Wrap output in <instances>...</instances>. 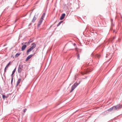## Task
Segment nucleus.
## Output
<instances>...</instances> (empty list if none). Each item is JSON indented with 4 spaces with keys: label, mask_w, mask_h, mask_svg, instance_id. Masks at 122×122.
<instances>
[{
    "label": "nucleus",
    "mask_w": 122,
    "mask_h": 122,
    "mask_svg": "<svg viewBox=\"0 0 122 122\" xmlns=\"http://www.w3.org/2000/svg\"><path fill=\"white\" fill-rule=\"evenodd\" d=\"M79 84L78 83H75L72 86L71 88V90L70 91V92H72L77 87V86Z\"/></svg>",
    "instance_id": "f257e3e1"
},
{
    "label": "nucleus",
    "mask_w": 122,
    "mask_h": 122,
    "mask_svg": "<svg viewBox=\"0 0 122 122\" xmlns=\"http://www.w3.org/2000/svg\"><path fill=\"white\" fill-rule=\"evenodd\" d=\"M43 19L40 18L38 22V24L37 25V27H40V25L41 24L42 22Z\"/></svg>",
    "instance_id": "f03ea898"
},
{
    "label": "nucleus",
    "mask_w": 122,
    "mask_h": 122,
    "mask_svg": "<svg viewBox=\"0 0 122 122\" xmlns=\"http://www.w3.org/2000/svg\"><path fill=\"white\" fill-rule=\"evenodd\" d=\"M43 19L40 18L38 22V24L37 25V27H40V25L41 24L42 22Z\"/></svg>",
    "instance_id": "7ed1b4c3"
},
{
    "label": "nucleus",
    "mask_w": 122,
    "mask_h": 122,
    "mask_svg": "<svg viewBox=\"0 0 122 122\" xmlns=\"http://www.w3.org/2000/svg\"><path fill=\"white\" fill-rule=\"evenodd\" d=\"M122 107V105H118L115 106V109H116V110L119 109Z\"/></svg>",
    "instance_id": "20e7f679"
},
{
    "label": "nucleus",
    "mask_w": 122,
    "mask_h": 122,
    "mask_svg": "<svg viewBox=\"0 0 122 122\" xmlns=\"http://www.w3.org/2000/svg\"><path fill=\"white\" fill-rule=\"evenodd\" d=\"M22 66H19L18 68V73H20L22 70Z\"/></svg>",
    "instance_id": "39448f33"
},
{
    "label": "nucleus",
    "mask_w": 122,
    "mask_h": 122,
    "mask_svg": "<svg viewBox=\"0 0 122 122\" xmlns=\"http://www.w3.org/2000/svg\"><path fill=\"white\" fill-rule=\"evenodd\" d=\"M65 15V14L63 13L62 14L61 16L60 17V20H63L64 18Z\"/></svg>",
    "instance_id": "423d86ee"
},
{
    "label": "nucleus",
    "mask_w": 122,
    "mask_h": 122,
    "mask_svg": "<svg viewBox=\"0 0 122 122\" xmlns=\"http://www.w3.org/2000/svg\"><path fill=\"white\" fill-rule=\"evenodd\" d=\"M32 46L30 48L33 50L36 47V45L34 43H33L32 44Z\"/></svg>",
    "instance_id": "0eeeda50"
},
{
    "label": "nucleus",
    "mask_w": 122,
    "mask_h": 122,
    "mask_svg": "<svg viewBox=\"0 0 122 122\" xmlns=\"http://www.w3.org/2000/svg\"><path fill=\"white\" fill-rule=\"evenodd\" d=\"M33 56L32 55H30L29 56L26 58V61H28L29 59Z\"/></svg>",
    "instance_id": "6e6552de"
},
{
    "label": "nucleus",
    "mask_w": 122,
    "mask_h": 122,
    "mask_svg": "<svg viewBox=\"0 0 122 122\" xmlns=\"http://www.w3.org/2000/svg\"><path fill=\"white\" fill-rule=\"evenodd\" d=\"M26 45H23L21 48V50L22 51H24L26 48Z\"/></svg>",
    "instance_id": "1a4fd4ad"
},
{
    "label": "nucleus",
    "mask_w": 122,
    "mask_h": 122,
    "mask_svg": "<svg viewBox=\"0 0 122 122\" xmlns=\"http://www.w3.org/2000/svg\"><path fill=\"white\" fill-rule=\"evenodd\" d=\"M21 81V79H19L17 81V83L16 85V86H17L20 83V82Z\"/></svg>",
    "instance_id": "9d476101"
},
{
    "label": "nucleus",
    "mask_w": 122,
    "mask_h": 122,
    "mask_svg": "<svg viewBox=\"0 0 122 122\" xmlns=\"http://www.w3.org/2000/svg\"><path fill=\"white\" fill-rule=\"evenodd\" d=\"M32 50V49H31L30 48L28 50H27V54H28V53L31 51Z\"/></svg>",
    "instance_id": "9b49d317"
},
{
    "label": "nucleus",
    "mask_w": 122,
    "mask_h": 122,
    "mask_svg": "<svg viewBox=\"0 0 122 122\" xmlns=\"http://www.w3.org/2000/svg\"><path fill=\"white\" fill-rule=\"evenodd\" d=\"M45 15V13H43V14L42 15L41 17V18L42 19H43V18H44Z\"/></svg>",
    "instance_id": "f8f14e48"
},
{
    "label": "nucleus",
    "mask_w": 122,
    "mask_h": 122,
    "mask_svg": "<svg viewBox=\"0 0 122 122\" xmlns=\"http://www.w3.org/2000/svg\"><path fill=\"white\" fill-rule=\"evenodd\" d=\"M20 55V53H17L15 55V57H18V56Z\"/></svg>",
    "instance_id": "ddd939ff"
},
{
    "label": "nucleus",
    "mask_w": 122,
    "mask_h": 122,
    "mask_svg": "<svg viewBox=\"0 0 122 122\" xmlns=\"http://www.w3.org/2000/svg\"><path fill=\"white\" fill-rule=\"evenodd\" d=\"M92 71V70H91V69H90L88 68V69H87V72H90L91 71Z\"/></svg>",
    "instance_id": "4468645a"
},
{
    "label": "nucleus",
    "mask_w": 122,
    "mask_h": 122,
    "mask_svg": "<svg viewBox=\"0 0 122 122\" xmlns=\"http://www.w3.org/2000/svg\"><path fill=\"white\" fill-rule=\"evenodd\" d=\"M114 108V107L111 108L110 109H109L108 110L109 111H112L113 109Z\"/></svg>",
    "instance_id": "2eb2a0df"
},
{
    "label": "nucleus",
    "mask_w": 122,
    "mask_h": 122,
    "mask_svg": "<svg viewBox=\"0 0 122 122\" xmlns=\"http://www.w3.org/2000/svg\"><path fill=\"white\" fill-rule=\"evenodd\" d=\"M15 71H16V68H15L14 69V70L13 71L12 73V75H13L14 74V73Z\"/></svg>",
    "instance_id": "dca6fc26"
},
{
    "label": "nucleus",
    "mask_w": 122,
    "mask_h": 122,
    "mask_svg": "<svg viewBox=\"0 0 122 122\" xmlns=\"http://www.w3.org/2000/svg\"><path fill=\"white\" fill-rule=\"evenodd\" d=\"M7 96H6L5 95H2V97H3V99H5V98H7Z\"/></svg>",
    "instance_id": "f3484780"
},
{
    "label": "nucleus",
    "mask_w": 122,
    "mask_h": 122,
    "mask_svg": "<svg viewBox=\"0 0 122 122\" xmlns=\"http://www.w3.org/2000/svg\"><path fill=\"white\" fill-rule=\"evenodd\" d=\"M96 56L98 58H99L100 56V55L97 54Z\"/></svg>",
    "instance_id": "a211bd4d"
},
{
    "label": "nucleus",
    "mask_w": 122,
    "mask_h": 122,
    "mask_svg": "<svg viewBox=\"0 0 122 122\" xmlns=\"http://www.w3.org/2000/svg\"><path fill=\"white\" fill-rule=\"evenodd\" d=\"M32 42V41H30H30L28 42L27 43V44L28 45H29V44L31 42Z\"/></svg>",
    "instance_id": "6ab92c4d"
},
{
    "label": "nucleus",
    "mask_w": 122,
    "mask_h": 122,
    "mask_svg": "<svg viewBox=\"0 0 122 122\" xmlns=\"http://www.w3.org/2000/svg\"><path fill=\"white\" fill-rule=\"evenodd\" d=\"M62 22V21H61L57 25V26H59L61 24V23Z\"/></svg>",
    "instance_id": "aec40b11"
},
{
    "label": "nucleus",
    "mask_w": 122,
    "mask_h": 122,
    "mask_svg": "<svg viewBox=\"0 0 122 122\" xmlns=\"http://www.w3.org/2000/svg\"><path fill=\"white\" fill-rule=\"evenodd\" d=\"M10 63H11V62L10 61L9 62V63L7 64V66L8 67L9 66V65H10Z\"/></svg>",
    "instance_id": "412c9836"
},
{
    "label": "nucleus",
    "mask_w": 122,
    "mask_h": 122,
    "mask_svg": "<svg viewBox=\"0 0 122 122\" xmlns=\"http://www.w3.org/2000/svg\"><path fill=\"white\" fill-rule=\"evenodd\" d=\"M27 110V109H26L25 108L24 110V112H25Z\"/></svg>",
    "instance_id": "4be33fe9"
},
{
    "label": "nucleus",
    "mask_w": 122,
    "mask_h": 122,
    "mask_svg": "<svg viewBox=\"0 0 122 122\" xmlns=\"http://www.w3.org/2000/svg\"><path fill=\"white\" fill-rule=\"evenodd\" d=\"M6 69H6L5 68V70H4V71H5V72L6 71Z\"/></svg>",
    "instance_id": "5701e85b"
},
{
    "label": "nucleus",
    "mask_w": 122,
    "mask_h": 122,
    "mask_svg": "<svg viewBox=\"0 0 122 122\" xmlns=\"http://www.w3.org/2000/svg\"><path fill=\"white\" fill-rule=\"evenodd\" d=\"M8 66H6L5 67V68H6V69H7V68H8Z\"/></svg>",
    "instance_id": "b1692460"
},
{
    "label": "nucleus",
    "mask_w": 122,
    "mask_h": 122,
    "mask_svg": "<svg viewBox=\"0 0 122 122\" xmlns=\"http://www.w3.org/2000/svg\"><path fill=\"white\" fill-rule=\"evenodd\" d=\"M12 81H13V78H12V80H11V83L12 82Z\"/></svg>",
    "instance_id": "393cba45"
},
{
    "label": "nucleus",
    "mask_w": 122,
    "mask_h": 122,
    "mask_svg": "<svg viewBox=\"0 0 122 122\" xmlns=\"http://www.w3.org/2000/svg\"><path fill=\"white\" fill-rule=\"evenodd\" d=\"M77 48H75L76 50V51H77Z\"/></svg>",
    "instance_id": "a878e982"
},
{
    "label": "nucleus",
    "mask_w": 122,
    "mask_h": 122,
    "mask_svg": "<svg viewBox=\"0 0 122 122\" xmlns=\"http://www.w3.org/2000/svg\"><path fill=\"white\" fill-rule=\"evenodd\" d=\"M74 46H75L76 45V44L75 43H74Z\"/></svg>",
    "instance_id": "bb28decb"
},
{
    "label": "nucleus",
    "mask_w": 122,
    "mask_h": 122,
    "mask_svg": "<svg viewBox=\"0 0 122 122\" xmlns=\"http://www.w3.org/2000/svg\"><path fill=\"white\" fill-rule=\"evenodd\" d=\"M77 57H78V58L79 57V55H78V56H77Z\"/></svg>",
    "instance_id": "cd10ccee"
},
{
    "label": "nucleus",
    "mask_w": 122,
    "mask_h": 122,
    "mask_svg": "<svg viewBox=\"0 0 122 122\" xmlns=\"http://www.w3.org/2000/svg\"><path fill=\"white\" fill-rule=\"evenodd\" d=\"M24 44H27V42H25L24 43Z\"/></svg>",
    "instance_id": "c85d7f7f"
},
{
    "label": "nucleus",
    "mask_w": 122,
    "mask_h": 122,
    "mask_svg": "<svg viewBox=\"0 0 122 122\" xmlns=\"http://www.w3.org/2000/svg\"><path fill=\"white\" fill-rule=\"evenodd\" d=\"M30 41H32V42L33 41V40H31V39H30Z\"/></svg>",
    "instance_id": "c756f323"
},
{
    "label": "nucleus",
    "mask_w": 122,
    "mask_h": 122,
    "mask_svg": "<svg viewBox=\"0 0 122 122\" xmlns=\"http://www.w3.org/2000/svg\"><path fill=\"white\" fill-rule=\"evenodd\" d=\"M23 43H22V45H23Z\"/></svg>",
    "instance_id": "7c9ffc66"
}]
</instances>
